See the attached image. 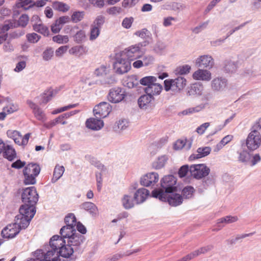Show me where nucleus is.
Segmentation results:
<instances>
[{"label":"nucleus","instance_id":"63","mask_svg":"<svg viewBox=\"0 0 261 261\" xmlns=\"http://www.w3.org/2000/svg\"><path fill=\"white\" fill-rule=\"evenodd\" d=\"M191 89L196 94L201 95L202 94L203 87L202 85L195 84L192 86Z\"/></svg>","mask_w":261,"mask_h":261},{"label":"nucleus","instance_id":"43","mask_svg":"<svg viewBox=\"0 0 261 261\" xmlns=\"http://www.w3.org/2000/svg\"><path fill=\"white\" fill-rule=\"evenodd\" d=\"M191 68L189 65H184L177 67L174 70V73L178 76L185 75L190 72Z\"/></svg>","mask_w":261,"mask_h":261},{"label":"nucleus","instance_id":"51","mask_svg":"<svg viewBox=\"0 0 261 261\" xmlns=\"http://www.w3.org/2000/svg\"><path fill=\"white\" fill-rule=\"evenodd\" d=\"M14 26H15L14 22L9 21V20L6 21L3 24H0V34L7 32L10 29L13 28Z\"/></svg>","mask_w":261,"mask_h":261},{"label":"nucleus","instance_id":"52","mask_svg":"<svg viewBox=\"0 0 261 261\" xmlns=\"http://www.w3.org/2000/svg\"><path fill=\"white\" fill-rule=\"evenodd\" d=\"M194 189L191 186H187L185 187L182 191L183 196L187 199L191 198L194 194Z\"/></svg>","mask_w":261,"mask_h":261},{"label":"nucleus","instance_id":"45","mask_svg":"<svg viewBox=\"0 0 261 261\" xmlns=\"http://www.w3.org/2000/svg\"><path fill=\"white\" fill-rule=\"evenodd\" d=\"M156 82V78L152 76H145L140 80V83L147 87H149L151 84Z\"/></svg>","mask_w":261,"mask_h":261},{"label":"nucleus","instance_id":"61","mask_svg":"<svg viewBox=\"0 0 261 261\" xmlns=\"http://www.w3.org/2000/svg\"><path fill=\"white\" fill-rule=\"evenodd\" d=\"M54 50L52 48H47L45 50L42 54L43 59L45 61L50 60L53 56Z\"/></svg>","mask_w":261,"mask_h":261},{"label":"nucleus","instance_id":"27","mask_svg":"<svg viewBox=\"0 0 261 261\" xmlns=\"http://www.w3.org/2000/svg\"><path fill=\"white\" fill-rule=\"evenodd\" d=\"M81 209L88 212L92 216H95L98 213V208L96 205L91 202H85L82 203L80 206Z\"/></svg>","mask_w":261,"mask_h":261},{"label":"nucleus","instance_id":"29","mask_svg":"<svg viewBox=\"0 0 261 261\" xmlns=\"http://www.w3.org/2000/svg\"><path fill=\"white\" fill-rule=\"evenodd\" d=\"M40 172L39 166L36 164H29L24 167L23 173L38 176Z\"/></svg>","mask_w":261,"mask_h":261},{"label":"nucleus","instance_id":"26","mask_svg":"<svg viewBox=\"0 0 261 261\" xmlns=\"http://www.w3.org/2000/svg\"><path fill=\"white\" fill-rule=\"evenodd\" d=\"M162 89V86L155 82L153 84H151L149 87H146L144 89V91L146 94H148L150 95V96L153 97L154 95H159Z\"/></svg>","mask_w":261,"mask_h":261},{"label":"nucleus","instance_id":"2","mask_svg":"<svg viewBox=\"0 0 261 261\" xmlns=\"http://www.w3.org/2000/svg\"><path fill=\"white\" fill-rule=\"evenodd\" d=\"M177 179L172 175L165 176L161 180L162 189H155L152 191V196L159 200H165L164 195L176 192Z\"/></svg>","mask_w":261,"mask_h":261},{"label":"nucleus","instance_id":"44","mask_svg":"<svg viewBox=\"0 0 261 261\" xmlns=\"http://www.w3.org/2000/svg\"><path fill=\"white\" fill-rule=\"evenodd\" d=\"M166 48V45L164 42L158 41L155 44L153 49L155 53L162 55L165 53Z\"/></svg>","mask_w":261,"mask_h":261},{"label":"nucleus","instance_id":"22","mask_svg":"<svg viewBox=\"0 0 261 261\" xmlns=\"http://www.w3.org/2000/svg\"><path fill=\"white\" fill-rule=\"evenodd\" d=\"M239 62L231 60H226L224 62L223 70L227 73H234L239 68Z\"/></svg>","mask_w":261,"mask_h":261},{"label":"nucleus","instance_id":"20","mask_svg":"<svg viewBox=\"0 0 261 261\" xmlns=\"http://www.w3.org/2000/svg\"><path fill=\"white\" fill-rule=\"evenodd\" d=\"M149 195V191L144 188L139 189L134 194V199L137 204L143 203Z\"/></svg>","mask_w":261,"mask_h":261},{"label":"nucleus","instance_id":"28","mask_svg":"<svg viewBox=\"0 0 261 261\" xmlns=\"http://www.w3.org/2000/svg\"><path fill=\"white\" fill-rule=\"evenodd\" d=\"M154 99L153 97L148 94L141 96L138 99V105L141 109H146L149 107L151 102Z\"/></svg>","mask_w":261,"mask_h":261},{"label":"nucleus","instance_id":"53","mask_svg":"<svg viewBox=\"0 0 261 261\" xmlns=\"http://www.w3.org/2000/svg\"><path fill=\"white\" fill-rule=\"evenodd\" d=\"M109 72V69L107 66L105 65H101L95 69L94 71V74L97 76H102L107 75Z\"/></svg>","mask_w":261,"mask_h":261},{"label":"nucleus","instance_id":"57","mask_svg":"<svg viewBox=\"0 0 261 261\" xmlns=\"http://www.w3.org/2000/svg\"><path fill=\"white\" fill-rule=\"evenodd\" d=\"M209 23V20H206L199 24L198 25L192 29V31L195 34H198L202 30L206 29Z\"/></svg>","mask_w":261,"mask_h":261},{"label":"nucleus","instance_id":"33","mask_svg":"<svg viewBox=\"0 0 261 261\" xmlns=\"http://www.w3.org/2000/svg\"><path fill=\"white\" fill-rule=\"evenodd\" d=\"M168 160L166 155L159 156L153 163L152 167L155 169H160L164 167Z\"/></svg>","mask_w":261,"mask_h":261},{"label":"nucleus","instance_id":"17","mask_svg":"<svg viewBox=\"0 0 261 261\" xmlns=\"http://www.w3.org/2000/svg\"><path fill=\"white\" fill-rule=\"evenodd\" d=\"M27 103L29 107L32 110L35 117L42 122L46 121L47 118L44 111L39 108L36 104L31 100H28Z\"/></svg>","mask_w":261,"mask_h":261},{"label":"nucleus","instance_id":"49","mask_svg":"<svg viewBox=\"0 0 261 261\" xmlns=\"http://www.w3.org/2000/svg\"><path fill=\"white\" fill-rule=\"evenodd\" d=\"M85 12L84 11H75L71 15V19L74 23H77L81 21L84 17Z\"/></svg>","mask_w":261,"mask_h":261},{"label":"nucleus","instance_id":"14","mask_svg":"<svg viewBox=\"0 0 261 261\" xmlns=\"http://www.w3.org/2000/svg\"><path fill=\"white\" fill-rule=\"evenodd\" d=\"M19 227L15 223L10 224L2 231V236L4 238L11 239L14 238L20 231Z\"/></svg>","mask_w":261,"mask_h":261},{"label":"nucleus","instance_id":"64","mask_svg":"<svg viewBox=\"0 0 261 261\" xmlns=\"http://www.w3.org/2000/svg\"><path fill=\"white\" fill-rule=\"evenodd\" d=\"M261 129V118L258 119L252 127L251 132H254L255 134L260 135L258 130Z\"/></svg>","mask_w":261,"mask_h":261},{"label":"nucleus","instance_id":"60","mask_svg":"<svg viewBox=\"0 0 261 261\" xmlns=\"http://www.w3.org/2000/svg\"><path fill=\"white\" fill-rule=\"evenodd\" d=\"M171 9L176 12H180L184 10L186 8L185 5L179 3H173L171 5Z\"/></svg>","mask_w":261,"mask_h":261},{"label":"nucleus","instance_id":"39","mask_svg":"<svg viewBox=\"0 0 261 261\" xmlns=\"http://www.w3.org/2000/svg\"><path fill=\"white\" fill-rule=\"evenodd\" d=\"M34 6V2L33 0H17L16 7L17 8H22L25 10L29 9Z\"/></svg>","mask_w":261,"mask_h":261},{"label":"nucleus","instance_id":"11","mask_svg":"<svg viewBox=\"0 0 261 261\" xmlns=\"http://www.w3.org/2000/svg\"><path fill=\"white\" fill-rule=\"evenodd\" d=\"M228 80L224 77L218 76L214 78L211 81V87L214 92H222L227 88Z\"/></svg>","mask_w":261,"mask_h":261},{"label":"nucleus","instance_id":"58","mask_svg":"<svg viewBox=\"0 0 261 261\" xmlns=\"http://www.w3.org/2000/svg\"><path fill=\"white\" fill-rule=\"evenodd\" d=\"M27 38L29 42L35 43L40 39L41 36L35 33H32L27 34Z\"/></svg>","mask_w":261,"mask_h":261},{"label":"nucleus","instance_id":"4","mask_svg":"<svg viewBox=\"0 0 261 261\" xmlns=\"http://www.w3.org/2000/svg\"><path fill=\"white\" fill-rule=\"evenodd\" d=\"M38 194L34 187L27 188L23 190L21 194V199L24 204L28 207H31L33 210H36L35 205L38 200Z\"/></svg>","mask_w":261,"mask_h":261},{"label":"nucleus","instance_id":"42","mask_svg":"<svg viewBox=\"0 0 261 261\" xmlns=\"http://www.w3.org/2000/svg\"><path fill=\"white\" fill-rule=\"evenodd\" d=\"M59 91V89H50L46 91L43 96V102L47 103L55 95H56Z\"/></svg>","mask_w":261,"mask_h":261},{"label":"nucleus","instance_id":"13","mask_svg":"<svg viewBox=\"0 0 261 261\" xmlns=\"http://www.w3.org/2000/svg\"><path fill=\"white\" fill-rule=\"evenodd\" d=\"M159 175L156 172H150L142 176L140 180V184L145 187H152L158 181Z\"/></svg>","mask_w":261,"mask_h":261},{"label":"nucleus","instance_id":"1","mask_svg":"<svg viewBox=\"0 0 261 261\" xmlns=\"http://www.w3.org/2000/svg\"><path fill=\"white\" fill-rule=\"evenodd\" d=\"M49 250L53 251L52 248L55 252H58V255L64 258H69L73 255L75 250L68 243L66 240H63L60 236L55 235L50 238L49 244L45 247Z\"/></svg>","mask_w":261,"mask_h":261},{"label":"nucleus","instance_id":"46","mask_svg":"<svg viewBox=\"0 0 261 261\" xmlns=\"http://www.w3.org/2000/svg\"><path fill=\"white\" fill-rule=\"evenodd\" d=\"M74 41L77 43H80L85 41L86 39V33L83 30H80L73 36Z\"/></svg>","mask_w":261,"mask_h":261},{"label":"nucleus","instance_id":"54","mask_svg":"<svg viewBox=\"0 0 261 261\" xmlns=\"http://www.w3.org/2000/svg\"><path fill=\"white\" fill-rule=\"evenodd\" d=\"M250 159V154L246 150H243L239 152V161L246 163Z\"/></svg>","mask_w":261,"mask_h":261},{"label":"nucleus","instance_id":"48","mask_svg":"<svg viewBox=\"0 0 261 261\" xmlns=\"http://www.w3.org/2000/svg\"><path fill=\"white\" fill-rule=\"evenodd\" d=\"M100 29L96 28L95 25H91L89 40L90 41L95 40L100 34Z\"/></svg>","mask_w":261,"mask_h":261},{"label":"nucleus","instance_id":"62","mask_svg":"<svg viewBox=\"0 0 261 261\" xmlns=\"http://www.w3.org/2000/svg\"><path fill=\"white\" fill-rule=\"evenodd\" d=\"M70 18L68 16H63L60 17L58 19H57L55 22L60 25L61 28L64 24L69 22L70 21Z\"/></svg>","mask_w":261,"mask_h":261},{"label":"nucleus","instance_id":"59","mask_svg":"<svg viewBox=\"0 0 261 261\" xmlns=\"http://www.w3.org/2000/svg\"><path fill=\"white\" fill-rule=\"evenodd\" d=\"M105 18L102 15H99L94 20L91 25H95L96 28L100 29L102 25L105 22Z\"/></svg>","mask_w":261,"mask_h":261},{"label":"nucleus","instance_id":"18","mask_svg":"<svg viewBox=\"0 0 261 261\" xmlns=\"http://www.w3.org/2000/svg\"><path fill=\"white\" fill-rule=\"evenodd\" d=\"M165 200H160L162 201H167L169 205L172 206H177L182 203V196L174 192L168 193V194L164 195Z\"/></svg>","mask_w":261,"mask_h":261},{"label":"nucleus","instance_id":"32","mask_svg":"<svg viewBox=\"0 0 261 261\" xmlns=\"http://www.w3.org/2000/svg\"><path fill=\"white\" fill-rule=\"evenodd\" d=\"M4 156L9 161H13L16 156V153L13 147L10 145H5L3 150Z\"/></svg>","mask_w":261,"mask_h":261},{"label":"nucleus","instance_id":"24","mask_svg":"<svg viewBox=\"0 0 261 261\" xmlns=\"http://www.w3.org/2000/svg\"><path fill=\"white\" fill-rule=\"evenodd\" d=\"M87 52V48L83 45H75L69 50V54L70 55L79 58L86 55Z\"/></svg>","mask_w":261,"mask_h":261},{"label":"nucleus","instance_id":"7","mask_svg":"<svg viewBox=\"0 0 261 261\" xmlns=\"http://www.w3.org/2000/svg\"><path fill=\"white\" fill-rule=\"evenodd\" d=\"M191 175L197 179H200L207 176L210 169L204 164H194L190 166Z\"/></svg>","mask_w":261,"mask_h":261},{"label":"nucleus","instance_id":"56","mask_svg":"<svg viewBox=\"0 0 261 261\" xmlns=\"http://www.w3.org/2000/svg\"><path fill=\"white\" fill-rule=\"evenodd\" d=\"M23 182L25 185H34L36 183V177L37 176H34L30 174H25V173H23Z\"/></svg>","mask_w":261,"mask_h":261},{"label":"nucleus","instance_id":"47","mask_svg":"<svg viewBox=\"0 0 261 261\" xmlns=\"http://www.w3.org/2000/svg\"><path fill=\"white\" fill-rule=\"evenodd\" d=\"M64 221L66 225L75 226L76 219L75 215L72 213L68 214L65 218Z\"/></svg>","mask_w":261,"mask_h":261},{"label":"nucleus","instance_id":"15","mask_svg":"<svg viewBox=\"0 0 261 261\" xmlns=\"http://www.w3.org/2000/svg\"><path fill=\"white\" fill-rule=\"evenodd\" d=\"M195 64L197 67L211 69L214 64L213 58L210 55H202L195 60Z\"/></svg>","mask_w":261,"mask_h":261},{"label":"nucleus","instance_id":"25","mask_svg":"<svg viewBox=\"0 0 261 261\" xmlns=\"http://www.w3.org/2000/svg\"><path fill=\"white\" fill-rule=\"evenodd\" d=\"M77 232L74 226H71L70 225H66L62 227L60 230V233L61 236L60 237L63 240L69 239V237H72L74 234V233Z\"/></svg>","mask_w":261,"mask_h":261},{"label":"nucleus","instance_id":"36","mask_svg":"<svg viewBox=\"0 0 261 261\" xmlns=\"http://www.w3.org/2000/svg\"><path fill=\"white\" fill-rule=\"evenodd\" d=\"M129 122L126 119H121L116 121L114 128L117 132H121L125 130L129 126Z\"/></svg>","mask_w":261,"mask_h":261},{"label":"nucleus","instance_id":"35","mask_svg":"<svg viewBox=\"0 0 261 261\" xmlns=\"http://www.w3.org/2000/svg\"><path fill=\"white\" fill-rule=\"evenodd\" d=\"M65 171V168L63 166H60L57 165L55 166L53 177L51 178V182L55 183L58 180H59L63 175Z\"/></svg>","mask_w":261,"mask_h":261},{"label":"nucleus","instance_id":"41","mask_svg":"<svg viewBox=\"0 0 261 261\" xmlns=\"http://www.w3.org/2000/svg\"><path fill=\"white\" fill-rule=\"evenodd\" d=\"M59 91V89H50L46 91L43 96V102L47 103L55 95H56Z\"/></svg>","mask_w":261,"mask_h":261},{"label":"nucleus","instance_id":"38","mask_svg":"<svg viewBox=\"0 0 261 261\" xmlns=\"http://www.w3.org/2000/svg\"><path fill=\"white\" fill-rule=\"evenodd\" d=\"M52 7L54 10L62 12H66L70 9V6L61 2L56 1L53 3Z\"/></svg>","mask_w":261,"mask_h":261},{"label":"nucleus","instance_id":"8","mask_svg":"<svg viewBox=\"0 0 261 261\" xmlns=\"http://www.w3.org/2000/svg\"><path fill=\"white\" fill-rule=\"evenodd\" d=\"M143 46L142 43H138L128 47L120 53L129 61L134 60L142 56L143 52L141 47Z\"/></svg>","mask_w":261,"mask_h":261},{"label":"nucleus","instance_id":"16","mask_svg":"<svg viewBox=\"0 0 261 261\" xmlns=\"http://www.w3.org/2000/svg\"><path fill=\"white\" fill-rule=\"evenodd\" d=\"M260 142V135L251 132L247 138L246 145L249 150H254L259 147Z\"/></svg>","mask_w":261,"mask_h":261},{"label":"nucleus","instance_id":"6","mask_svg":"<svg viewBox=\"0 0 261 261\" xmlns=\"http://www.w3.org/2000/svg\"><path fill=\"white\" fill-rule=\"evenodd\" d=\"M113 67L116 73L122 74L126 73L130 69V62L120 53L116 55Z\"/></svg>","mask_w":261,"mask_h":261},{"label":"nucleus","instance_id":"55","mask_svg":"<svg viewBox=\"0 0 261 261\" xmlns=\"http://www.w3.org/2000/svg\"><path fill=\"white\" fill-rule=\"evenodd\" d=\"M18 110V106L16 103H9L3 108L4 111H6L7 114H11Z\"/></svg>","mask_w":261,"mask_h":261},{"label":"nucleus","instance_id":"34","mask_svg":"<svg viewBox=\"0 0 261 261\" xmlns=\"http://www.w3.org/2000/svg\"><path fill=\"white\" fill-rule=\"evenodd\" d=\"M192 145V142L187 140H178L176 141L174 144V148L175 150H179L182 148H185L189 150Z\"/></svg>","mask_w":261,"mask_h":261},{"label":"nucleus","instance_id":"10","mask_svg":"<svg viewBox=\"0 0 261 261\" xmlns=\"http://www.w3.org/2000/svg\"><path fill=\"white\" fill-rule=\"evenodd\" d=\"M111 110L112 107L110 103L101 102L94 108L93 113L96 118L101 119L106 117Z\"/></svg>","mask_w":261,"mask_h":261},{"label":"nucleus","instance_id":"40","mask_svg":"<svg viewBox=\"0 0 261 261\" xmlns=\"http://www.w3.org/2000/svg\"><path fill=\"white\" fill-rule=\"evenodd\" d=\"M33 29L35 31L42 34L44 36H48L49 34L48 28L42 22L37 25L35 24Z\"/></svg>","mask_w":261,"mask_h":261},{"label":"nucleus","instance_id":"21","mask_svg":"<svg viewBox=\"0 0 261 261\" xmlns=\"http://www.w3.org/2000/svg\"><path fill=\"white\" fill-rule=\"evenodd\" d=\"M86 125L89 129L98 130L103 126V122L100 118H90L86 120Z\"/></svg>","mask_w":261,"mask_h":261},{"label":"nucleus","instance_id":"37","mask_svg":"<svg viewBox=\"0 0 261 261\" xmlns=\"http://www.w3.org/2000/svg\"><path fill=\"white\" fill-rule=\"evenodd\" d=\"M29 21V17L27 14H22L21 15L17 22L13 19L9 20V21L13 22L15 23V26H14L13 28H16L17 27L24 28L28 24Z\"/></svg>","mask_w":261,"mask_h":261},{"label":"nucleus","instance_id":"5","mask_svg":"<svg viewBox=\"0 0 261 261\" xmlns=\"http://www.w3.org/2000/svg\"><path fill=\"white\" fill-rule=\"evenodd\" d=\"M166 91L170 90L174 92H179L186 86L187 80L182 76H178L175 79H168L164 82Z\"/></svg>","mask_w":261,"mask_h":261},{"label":"nucleus","instance_id":"31","mask_svg":"<svg viewBox=\"0 0 261 261\" xmlns=\"http://www.w3.org/2000/svg\"><path fill=\"white\" fill-rule=\"evenodd\" d=\"M121 201L122 206L126 210L130 209L135 206V200L130 195H124Z\"/></svg>","mask_w":261,"mask_h":261},{"label":"nucleus","instance_id":"30","mask_svg":"<svg viewBox=\"0 0 261 261\" xmlns=\"http://www.w3.org/2000/svg\"><path fill=\"white\" fill-rule=\"evenodd\" d=\"M206 103H200L195 107H191L183 110L179 113V115H190L192 114L198 113L205 109Z\"/></svg>","mask_w":261,"mask_h":261},{"label":"nucleus","instance_id":"9","mask_svg":"<svg viewBox=\"0 0 261 261\" xmlns=\"http://www.w3.org/2000/svg\"><path fill=\"white\" fill-rule=\"evenodd\" d=\"M126 96L125 91L120 87H115L109 90L107 96L108 100L114 103L122 101Z\"/></svg>","mask_w":261,"mask_h":261},{"label":"nucleus","instance_id":"50","mask_svg":"<svg viewBox=\"0 0 261 261\" xmlns=\"http://www.w3.org/2000/svg\"><path fill=\"white\" fill-rule=\"evenodd\" d=\"M53 41L59 44L67 43L69 41L67 35H58L53 37Z\"/></svg>","mask_w":261,"mask_h":261},{"label":"nucleus","instance_id":"3","mask_svg":"<svg viewBox=\"0 0 261 261\" xmlns=\"http://www.w3.org/2000/svg\"><path fill=\"white\" fill-rule=\"evenodd\" d=\"M19 211V213L15 216L14 223L20 229H25L34 216L36 210H33V208L27 205H21Z\"/></svg>","mask_w":261,"mask_h":261},{"label":"nucleus","instance_id":"12","mask_svg":"<svg viewBox=\"0 0 261 261\" xmlns=\"http://www.w3.org/2000/svg\"><path fill=\"white\" fill-rule=\"evenodd\" d=\"M85 240V238L84 236L79 232H76L74 233L73 236L69 237V239L66 241L77 252L80 251Z\"/></svg>","mask_w":261,"mask_h":261},{"label":"nucleus","instance_id":"23","mask_svg":"<svg viewBox=\"0 0 261 261\" xmlns=\"http://www.w3.org/2000/svg\"><path fill=\"white\" fill-rule=\"evenodd\" d=\"M211 150L210 147H199L197 150V153L191 154L189 157V159L191 161H193L195 159L205 157L210 153Z\"/></svg>","mask_w":261,"mask_h":261},{"label":"nucleus","instance_id":"19","mask_svg":"<svg viewBox=\"0 0 261 261\" xmlns=\"http://www.w3.org/2000/svg\"><path fill=\"white\" fill-rule=\"evenodd\" d=\"M192 76L195 80L208 82L212 78V74L207 70L198 69L193 73Z\"/></svg>","mask_w":261,"mask_h":261}]
</instances>
